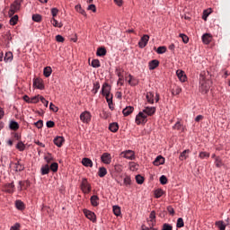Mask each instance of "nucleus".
<instances>
[{
  "mask_svg": "<svg viewBox=\"0 0 230 230\" xmlns=\"http://www.w3.org/2000/svg\"><path fill=\"white\" fill-rule=\"evenodd\" d=\"M167 211L169 215H172V217L175 215V210L171 206L167 207Z\"/></svg>",
  "mask_w": 230,
  "mask_h": 230,
  "instance_id": "obj_62",
  "label": "nucleus"
},
{
  "mask_svg": "<svg viewBox=\"0 0 230 230\" xmlns=\"http://www.w3.org/2000/svg\"><path fill=\"white\" fill-rule=\"evenodd\" d=\"M106 98L107 103H112V94L108 93L106 95H103Z\"/></svg>",
  "mask_w": 230,
  "mask_h": 230,
  "instance_id": "obj_59",
  "label": "nucleus"
},
{
  "mask_svg": "<svg viewBox=\"0 0 230 230\" xmlns=\"http://www.w3.org/2000/svg\"><path fill=\"white\" fill-rule=\"evenodd\" d=\"M19 22V15H14L10 19V24L11 26H15L17 22Z\"/></svg>",
  "mask_w": 230,
  "mask_h": 230,
  "instance_id": "obj_37",
  "label": "nucleus"
},
{
  "mask_svg": "<svg viewBox=\"0 0 230 230\" xmlns=\"http://www.w3.org/2000/svg\"><path fill=\"white\" fill-rule=\"evenodd\" d=\"M180 37H181V39L182 40V41L184 42V44H188V42H190V38H188V37L186 36V34L181 33V34H180Z\"/></svg>",
  "mask_w": 230,
  "mask_h": 230,
  "instance_id": "obj_51",
  "label": "nucleus"
},
{
  "mask_svg": "<svg viewBox=\"0 0 230 230\" xmlns=\"http://www.w3.org/2000/svg\"><path fill=\"white\" fill-rule=\"evenodd\" d=\"M50 170L52 172H58V163L51 164Z\"/></svg>",
  "mask_w": 230,
  "mask_h": 230,
  "instance_id": "obj_52",
  "label": "nucleus"
},
{
  "mask_svg": "<svg viewBox=\"0 0 230 230\" xmlns=\"http://www.w3.org/2000/svg\"><path fill=\"white\" fill-rule=\"evenodd\" d=\"M49 109L53 112H58V107L55 106V104H53V102H50Z\"/></svg>",
  "mask_w": 230,
  "mask_h": 230,
  "instance_id": "obj_57",
  "label": "nucleus"
},
{
  "mask_svg": "<svg viewBox=\"0 0 230 230\" xmlns=\"http://www.w3.org/2000/svg\"><path fill=\"white\" fill-rule=\"evenodd\" d=\"M199 159H208L209 153L207 152H200L199 155Z\"/></svg>",
  "mask_w": 230,
  "mask_h": 230,
  "instance_id": "obj_46",
  "label": "nucleus"
},
{
  "mask_svg": "<svg viewBox=\"0 0 230 230\" xmlns=\"http://www.w3.org/2000/svg\"><path fill=\"white\" fill-rule=\"evenodd\" d=\"M32 21H34V22H40V21H42V16L40 14H33Z\"/></svg>",
  "mask_w": 230,
  "mask_h": 230,
  "instance_id": "obj_42",
  "label": "nucleus"
},
{
  "mask_svg": "<svg viewBox=\"0 0 230 230\" xmlns=\"http://www.w3.org/2000/svg\"><path fill=\"white\" fill-rule=\"evenodd\" d=\"M153 164L155 166H161V164H164V157L158 155L153 162Z\"/></svg>",
  "mask_w": 230,
  "mask_h": 230,
  "instance_id": "obj_15",
  "label": "nucleus"
},
{
  "mask_svg": "<svg viewBox=\"0 0 230 230\" xmlns=\"http://www.w3.org/2000/svg\"><path fill=\"white\" fill-rule=\"evenodd\" d=\"M96 55L97 57H105L107 55V49L104 47L98 48Z\"/></svg>",
  "mask_w": 230,
  "mask_h": 230,
  "instance_id": "obj_22",
  "label": "nucleus"
},
{
  "mask_svg": "<svg viewBox=\"0 0 230 230\" xmlns=\"http://www.w3.org/2000/svg\"><path fill=\"white\" fill-rule=\"evenodd\" d=\"M211 36L210 34L208 33H206L202 36V41L205 43V44H209V42H211Z\"/></svg>",
  "mask_w": 230,
  "mask_h": 230,
  "instance_id": "obj_33",
  "label": "nucleus"
},
{
  "mask_svg": "<svg viewBox=\"0 0 230 230\" xmlns=\"http://www.w3.org/2000/svg\"><path fill=\"white\" fill-rule=\"evenodd\" d=\"M124 184L125 186H130L132 184V180L130 179V176H126L124 178Z\"/></svg>",
  "mask_w": 230,
  "mask_h": 230,
  "instance_id": "obj_48",
  "label": "nucleus"
},
{
  "mask_svg": "<svg viewBox=\"0 0 230 230\" xmlns=\"http://www.w3.org/2000/svg\"><path fill=\"white\" fill-rule=\"evenodd\" d=\"M215 226H217V227H218L219 230H226V227H227V226L224 224L223 220L217 221L215 223Z\"/></svg>",
  "mask_w": 230,
  "mask_h": 230,
  "instance_id": "obj_28",
  "label": "nucleus"
},
{
  "mask_svg": "<svg viewBox=\"0 0 230 230\" xmlns=\"http://www.w3.org/2000/svg\"><path fill=\"white\" fill-rule=\"evenodd\" d=\"M215 164L217 166V168H220L222 166V159H220V157H216V162Z\"/></svg>",
  "mask_w": 230,
  "mask_h": 230,
  "instance_id": "obj_56",
  "label": "nucleus"
},
{
  "mask_svg": "<svg viewBox=\"0 0 230 230\" xmlns=\"http://www.w3.org/2000/svg\"><path fill=\"white\" fill-rule=\"evenodd\" d=\"M176 75H177V76H178V78H179V80L180 81H181V82H186V74H184V71H182V70H177L176 71Z\"/></svg>",
  "mask_w": 230,
  "mask_h": 230,
  "instance_id": "obj_19",
  "label": "nucleus"
},
{
  "mask_svg": "<svg viewBox=\"0 0 230 230\" xmlns=\"http://www.w3.org/2000/svg\"><path fill=\"white\" fill-rule=\"evenodd\" d=\"M40 100V95L34 96L31 98V103H39Z\"/></svg>",
  "mask_w": 230,
  "mask_h": 230,
  "instance_id": "obj_55",
  "label": "nucleus"
},
{
  "mask_svg": "<svg viewBox=\"0 0 230 230\" xmlns=\"http://www.w3.org/2000/svg\"><path fill=\"white\" fill-rule=\"evenodd\" d=\"M40 100L41 103H43V105H44L45 107H48L49 102H48V101L46 100V98H44L43 96H40Z\"/></svg>",
  "mask_w": 230,
  "mask_h": 230,
  "instance_id": "obj_60",
  "label": "nucleus"
},
{
  "mask_svg": "<svg viewBox=\"0 0 230 230\" xmlns=\"http://www.w3.org/2000/svg\"><path fill=\"white\" fill-rule=\"evenodd\" d=\"M90 200H91L92 206H93L94 208H96V206H98L100 204L98 202V200H100V198H98V196H96V195L92 196Z\"/></svg>",
  "mask_w": 230,
  "mask_h": 230,
  "instance_id": "obj_25",
  "label": "nucleus"
},
{
  "mask_svg": "<svg viewBox=\"0 0 230 230\" xmlns=\"http://www.w3.org/2000/svg\"><path fill=\"white\" fill-rule=\"evenodd\" d=\"M34 125L37 128H42V127H44V122L42 120H38Z\"/></svg>",
  "mask_w": 230,
  "mask_h": 230,
  "instance_id": "obj_61",
  "label": "nucleus"
},
{
  "mask_svg": "<svg viewBox=\"0 0 230 230\" xmlns=\"http://www.w3.org/2000/svg\"><path fill=\"white\" fill-rule=\"evenodd\" d=\"M156 53H158V55H163V53H166V47H158L156 49Z\"/></svg>",
  "mask_w": 230,
  "mask_h": 230,
  "instance_id": "obj_45",
  "label": "nucleus"
},
{
  "mask_svg": "<svg viewBox=\"0 0 230 230\" xmlns=\"http://www.w3.org/2000/svg\"><path fill=\"white\" fill-rule=\"evenodd\" d=\"M155 107H146L143 110V113L146 114V116H154V114H155Z\"/></svg>",
  "mask_w": 230,
  "mask_h": 230,
  "instance_id": "obj_10",
  "label": "nucleus"
},
{
  "mask_svg": "<svg viewBox=\"0 0 230 230\" xmlns=\"http://www.w3.org/2000/svg\"><path fill=\"white\" fill-rule=\"evenodd\" d=\"M162 230H173V226H172V225L170 224L165 223L164 224Z\"/></svg>",
  "mask_w": 230,
  "mask_h": 230,
  "instance_id": "obj_58",
  "label": "nucleus"
},
{
  "mask_svg": "<svg viewBox=\"0 0 230 230\" xmlns=\"http://www.w3.org/2000/svg\"><path fill=\"white\" fill-rule=\"evenodd\" d=\"M199 84V91L202 93V94H207V93L209 92V89H211V81L206 79L204 74H200Z\"/></svg>",
  "mask_w": 230,
  "mask_h": 230,
  "instance_id": "obj_1",
  "label": "nucleus"
},
{
  "mask_svg": "<svg viewBox=\"0 0 230 230\" xmlns=\"http://www.w3.org/2000/svg\"><path fill=\"white\" fill-rule=\"evenodd\" d=\"M98 175L101 178L105 177V175H107V169L105 167H100L99 172H98Z\"/></svg>",
  "mask_w": 230,
  "mask_h": 230,
  "instance_id": "obj_34",
  "label": "nucleus"
},
{
  "mask_svg": "<svg viewBox=\"0 0 230 230\" xmlns=\"http://www.w3.org/2000/svg\"><path fill=\"white\" fill-rule=\"evenodd\" d=\"M181 93H182V88H181L180 86L175 85L172 89V96H177V95L181 94Z\"/></svg>",
  "mask_w": 230,
  "mask_h": 230,
  "instance_id": "obj_24",
  "label": "nucleus"
},
{
  "mask_svg": "<svg viewBox=\"0 0 230 230\" xmlns=\"http://www.w3.org/2000/svg\"><path fill=\"white\" fill-rule=\"evenodd\" d=\"M21 3H22V0H15L11 4V7H10V10H9V13H8L9 17H13V15L15 13H17V12L19 10H21Z\"/></svg>",
  "mask_w": 230,
  "mask_h": 230,
  "instance_id": "obj_2",
  "label": "nucleus"
},
{
  "mask_svg": "<svg viewBox=\"0 0 230 230\" xmlns=\"http://www.w3.org/2000/svg\"><path fill=\"white\" fill-rule=\"evenodd\" d=\"M4 62H12L13 60V54L12 52H6L4 57Z\"/></svg>",
  "mask_w": 230,
  "mask_h": 230,
  "instance_id": "obj_26",
  "label": "nucleus"
},
{
  "mask_svg": "<svg viewBox=\"0 0 230 230\" xmlns=\"http://www.w3.org/2000/svg\"><path fill=\"white\" fill-rule=\"evenodd\" d=\"M150 220L148 224H151L152 227L155 225V211H152L149 216Z\"/></svg>",
  "mask_w": 230,
  "mask_h": 230,
  "instance_id": "obj_27",
  "label": "nucleus"
},
{
  "mask_svg": "<svg viewBox=\"0 0 230 230\" xmlns=\"http://www.w3.org/2000/svg\"><path fill=\"white\" fill-rule=\"evenodd\" d=\"M113 213L116 217H119L121 215V208L118 206H113Z\"/></svg>",
  "mask_w": 230,
  "mask_h": 230,
  "instance_id": "obj_41",
  "label": "nucleus"
},
{
  "mask_svg": "<svg viewBox=\"0 0 230 230\" xmlns=\"http://www.w3.org/2000/svg\"><path fill=\"white\" fill-rule=\"evenodd\" d=\"M15 208L20 211H24V209H26V206H24V202H22L21 199H17L15 201Z\"/></svg>",
  "mask_w": 230,
  "mask_h": 230,
  "instance_id": "obj_18",
  "label": "nucleus"
},
{
  "mask_svg": "<svg viewBox=\"0 0 230 230\" xmlns=\"http://www.w3.org/2000/svg\"><path fill=\"white\" fill-rule=\"evenodd\" d=\"M33 86L40 91L44 89V84H42V80L39 78L33 80Z\"/></svg>",
  "mask_w": 230,
  "mask_h": 230,
  "instance_id": "obj_13",
  "label": "nucleus"
},
{
  "mask_svg": "<svg viewBox=\"0 0 230 230\" xmlns=\"http://www.w3.org/2000/svg\"><path fill=\"white\" fill-rule=\"evenodd\" d=\"M176 227L178 228L184 227V220L181 217L178 218Z\"/></svg>",
  "mask_w": 230,
  "mask_h": 230,
  "instance_id": "obj_47",
  "label": "nucleus"
},
{
  "mask_svg": "<svg viewBox=\"0 0 230 230\" xmlns=\"http://www.w3.org/2000/svg\"><path fill=\"white\" fill-rule=\"evenodd\" d=\"M91 112L89 111H84L80 115V119L83 121V123H90L91 122Z\"/></svg>",
  "mask_w": 230,
  "mask_h": 230,
  "instance_id": "obj_8",
  "label": "nucleus"
},
{
  "mask_svg": "<svg viewBox=\"0 0 230 230\" xmlns=\"http://www.w3.org/2000/svg\"><path fill=\"white\" fill-rule=\"evenodd\" d=\"M101 161L104 164H111L112 163V156L109 153H103L101 156Z\"/></svg>",
  "mask_w": 230,
  "mask_h": 230,
  "instance_id": "obj_7",
  "label": "nucleus"
},
{
  "mask_svg": "<svg viewBox=\"0 0 230 230\" xmlns=\"http://www.w3.org/2000/svg\"><path fill=\"white\" fill-rule=\"evenodd\" d=\"M51 24L53 26H55V28H62V26H64V24H62V22H58V21H57V19L53 18L51 20Z\"/></svg>",
  "mask_w": 230,
  "mask_h": 230,
  "instance_id": "obj_36",
  "label": "nucleus"
},
{
  "mask_svg": "<svg viewBox=\"0 0 230 230\" xmlns=\"http://www.w3.org/2000/svg\"><path fill=\"white\" fill-rule=\"evenodd\" d=\"M49 173V165L46 164L41 167V175H48Z\"/></svg>",
  "mask_w": 230,
  "mask_h": 230,
  "instance_id": "obj_40",
  "label": "nucleus"
},
{
  "mask_svg": "<svg viewBox=\"0 0 230 230\" xmlns=\"http://www.w3.org/2000/svg\"><path fill=\"white\" fill-rule=\"evenodd\" d=\"M82 164H83V166H85L86 168H93V160L90 158H83Z\"/></svg>",
  "mask_w": 230,
  "mask_h": 230,
  "instance_id": "obj_16",
  "label": "nucleus"
},
{
  "mask_svg": "<svg viewBox=\"0 0 230 230\" xmlns=\"http://www.w3.org/2000/svg\"><path fill=\"white\" fill-rule=\"evenodd\" d=\"M146 101L152 105L154 104V93L148 92L146 95Z\"/></svg>",
  "mask_w": 230,
  "mask_h": 230,
  "instance_id": "obj_29",
  "label": "nucleus"
},
{
  "mask_svg": "<svg viewBox=\"0 0 230 230\" xmlns=\"http://www.w3.org/2000/svg\"><path fill=\"white\" fill-rule=\"evenodd\" d=\"M16 148L17 150H19L20 152H24V150H26V146L24 145V143H22V141L18 142V144L16 145Z\"/></svg>",
  "mask_w": 230,
  "mask_h": 230,
  "instance_id": "obj_35",
  "label": "nucleus"
},
{
  "mask_svg": "<svg viewBox=\"0 0 230 230\" xmlns=\"http://www.w3.org/2000/svg\"><path fill=\"white\" fill-rule=\"evenodd\" d=\"M117 76H119V80H123V70L121 68L116 69Z\"/></svg>",
  "mask_w": 230,
  "mask_h": 230,
  "instance_id": "obj_53",
  "label": "nucleus"
},
{
  "mask_svg": "<svg viewBox=\"0 0 230 230\" xmlns=\"http://www.w3.org/2000/svg\"><path fill=\"white\" fill-rule=\"evenodd\" d=\"M65 142L66 139L64 138V137H56L54 138V144L56 145V146H58V148H60Z\"/></svg>",
  "mask_w": 230,
  "mask_h": 230,
  "instance_id": "obj_12",
  "label": "nucleus"
},
{
  "mask_svg": "<svg viewBox=\"0 0 230 230\" xmlns=\"http://www.w3.org/2000/svg\"><path fill=\"white\" fill-rule=\"evenodd\" d=\"M137 166H139V165L137 164H136L135 162L129 163V169L131 170V172H136V170H137Z\"/></svg>",
  "mask_w": 230,
  "mask_h": 230,
  "instance_id": "obj_43",
  "label": "nucleus"
},
{
  "mask_svg": "<svg viewBox=\"0 0 230 230\" xmlns=\"http://www.w3.org/2000/svg\"><path fill=\"white\" fill-rule=\"evenodd\" d=\"M128 83L134 87V85H137V80H136V78H134V76H132V75H128Z\"/></svg>",
  "mask_w": 230,
  "mask_h": 230,
  "instance_id": "obj_31",
  "label": "nucleus"
},
{
  "mask_svg": "<svg viewBox=\"0 0 230 230\" xmlns=\"http://www.w3.org/2000/svg\"><path fill=\"white\" fill-rule=\"evenodd\" d=\"M84 217L88 218V220H91V222H96V214L94 212L88 210V209H84L83 210Z\"/></svg>",
  "mask_w": 230,
  "mask_h": 230,
  "instance_id": "obj_6",
  "label": "nucleus"
},
{
  "mask_svg": "<svg viewBox=\"0 0 230 230\" xmlns=\"http://www.w3.org/2000/svg\"><path fill=\"white\" fill-rule=\"evenodd\" d=\"M132 112H134V107H132V106H128L122 111V114H124V116H126V117L130 116V114H132Z\"/></svg>",
  "mask_w": 230,
  "mask_h": 230,
  "instance_id": "obj_21",
  "label": "nucleus"
},
{
  "mask_svg": "<svg viewBox=\"0 0 230 230\" xmlns=\"http://www.w3.org/2000/svg\"><path fill=\"white\" fill-rule=\"evenodd\" d=\"M164 194V191L162 190V189H157L155 191V197L156 199H161V197H163V195Z\"/></svg>",
  "mask_w": 230,
  "mask_h": 230,
  "instance_id": "obj_39",
  "label": "nucleus"
},
{
  "mask_svg": "<svg viewBox=\"0 0 230 230\" xmlns=\"http://www.w3.org/2000/svg\"><path fill=\"white\" fill-rule=\"evenodd\" d=\"M136 181H137V184H143V182H145V178H143V176L138 174L136 176Z\"/></svg>",
  "mask_w": 230,
  "mask_h": 230,
  "instance_id": "obj_50",
  "label": "nucleus"
},
{
  "mask_svg": "<svg viewBox=\"0 0 230 230\" xmlns=\"http://www.w3.org/2000/svg\"><path fill=\"white\" fill-rule=\"evenodd\" d=\"M9 128L16 132V130H19V123L15 120H10Z\"/></svg>",
  "mask_w": 230,
  "mask_h": 230,
  "instance_id": "obj_17",
  "label": "nucleus"
},
{
  "mask_svg": "<svg viewBox=\"0 0 230 230\" xmlns=\"http://www.w3.org/2000/svg\"><path fill=\"white\" fill-rule=\"evenodd\" d=\"M109 129L111 130V132H116L117 130H119V126L118 125V123L113 122L110 124Z\"/></svg>",
  "mask_w": 230,
  "mask_h": 230,
  "instance_id": "obj_30",
  "label": "nucleus"
},
{
  "mask_svg": "<svg viewBox=\"0 0 230 230\" xmlns=\"http://www.w3.org/2000/svg\"><path fill=\"white\" fill-rule=\"evenodd\" d=\"M120 155L125 159H128L129 161H134L136 159V153L132 150L123 151Z\"/></svg>",
  "mask_w": 230,
  "mask_h": 230,
  "instance_id": "obj_4",
  "label": "nucleus"
},
{
  "mask_svg": "<svg viewBox=\"0 0 230 230\" xmlns=\"http://www.w3.org/2000/svg\"><path fill=\"white\" fill-rule=\"evenodd\" d=\"M188 154H190V149L184 150L182 153L180 155V161H184L185 159H188Z\"/></svg>",
  "mask_w": 230,
  "mask_h": 230,
  "instance_id": "obj_32",
  "label": "nucleus"
},
{
  "mask_svg": "<svg viewBox=\"0 0 230 230\" xmlns=\"http://www.w3.org/2000/svg\"><path fill=\"white\" fill-rule=\"evenodd\" d=\"M98 91H100V82H95L93 83V88L92 90V93H93V94H96Z\"/></svg>",
  "mask_w": 230,
  "mask_h": 230,
  "instance_id": "obj_38",
  "label": "nucleus"
},
{
  "mask_svg": "<svg viewBox=\"0 0 230 230\" xmlns=\"http://www.w3.org/2000/svg\"><path fill=\"white\" fill-rule=\"evenodd\" d=\"M92 67H101V64H100V60L99 59H93L92 64H91Z\"/></svg>",
  "mask_w": 230,
  "mask_h": 230,
  "instance_id": "obj_44",
  "label": "nucleus"
},
{
  "mask_svg": "<svg viewBox=\"0 0 230 230\" xmlns=\"http://www.w3.org/2000/svg\"><path fill=\"white\" fill-rule=\"evenodd\" d=\"M81 190L84 193H90L91 191V184H89V181L85 178L82 180Z\"/></svg>",
  "mask_w": 230,
  "mask_h": 230,
  "instance_id": "obj_5",
  "label": "nucleus"
},
{
  "mask_svg": "<svg viewBox=\"0 0 230 230\" xmlns=\"http://www.w3.org/2000/svg\"><path fill=\"white\" fill-rule=\"evenodd\" d=\"M160 183L164 185V184H168V178H166V176L162 175L160 177Z\"/></svg>",
  "mask_w": 230,
  "mask_h": 230,
  "instance_id": "obj_54",
  "label": "nucleus"
},
{
  "mask_svg": "<svg viewBox=\"0 0 230 230\" xmlns=\"http://www.w3.org/2000/svg\"><path fill=\"white\" fill-rule=\"evenodd\" d=\"M158 66H159V60L153 59L152 61L149 62V69H150V71H154V69H155Z\"/></svg>",
  "mask_w": 230,
  "mask_h": 230,
  "instance_id": "obj_20",
  "label": "nucleus"
},
{
  "mask_svg": "<svg viewBox=\"0 0 230 230\" xmlns=\"http://www.w3.org/2000/svg\"><path fill=\"white\" fill-rule=\"evenodd\" d=\"M148 117L143 111H140L137 116L135 122L137 125H145L148 121Z\"/></svg>",
  "mask_w": 230,
  "mask_h": 230,
  "instance_id": "obj_3",
  "label": "nucleus"
},
{
  "mask_svg": "<svg viewBox=\"0 0 230 230\" xmlns=\"http://www.w3.org/2000/svg\"><path fill=\"white\" fill-rule=\"evenodd\" d=\"M15 170L16 172H22V170H24V165L22 164L16 165Z\"/></svg>",
  "mask_w": 230,
  "mask_h": 230,
  "instance_id": "obj_64",
  "label": "nucleus"
},
{
  "mask_svg": "<svg viewBox=\"0 0 230 230\" xmlns=\"http://www.w3.org/2000/svg\"><path fill=\"white\" fill-rule=\"evenodd\" d=\"M19 185L21 186V190H22V188H28L30 186V181H19Z\"/></svg>",
  "mask_w": 230,
  "mask_h": 230,
  "instance_id": "obj_49",
  "label": "nucleus"
},
{
  "mask_svg": "<svg viewBox=\"0 0 230 230\" xmlns=\"http://www.w3.org/2000/svg\"><path fill=\"white\" fill-rule=\"evenodd\" d=\"M148 40H150V36H148V35H144L141 39H140V40H139V42H138V46H139V48H141V49H143V48H145L146 46V44H148Z\"/></svg>",
  "mask_w": 230,
  "mask_h": 230,
  "instance_id": "obj_9",
  "label": "nucleus"
},
{
  "mask_svg": "<svg viewBox=\"0 0 230 230\" xmlns=\"http://www.w3.org/2000/svg\"><path fill=\"white\" fill-rule=\"evenodd\" d=\"M56 40H57V42H64V40H66V39H64L62 37V35H57L56 36Z\"/></svg>",
  "mask_w": 230,
  "mask_h": 230,
  "instance_id": "obj_63",
  "label": "nucleus"
},
{
  "mask_svg": "<svg viewBox=\"0 0 230 230\" xmlns=\"http://www.w3.org/2000/svg\"><path fill=\"white\" fill-rule=\"evenodd\" d=\"M51 73H53V69H51V66H46L43 69V75L46 78H49V76H51Z\"/></svg>",
  "mask_w": 230,
  "mask_h": 230,
  "instance_id": "obj_23",
  "label": "nucleus"
},
{
  "mask_svg": "<svg viewBox=\"0 0 230 230\" xmlns=\"http://www.w3.org/2000/svg\"><path fill=\"white\" fill-rule=\"evenodd\" d=\"M4 190L6 193H13V191H15V185L13 184V182L6 183L4 186Z\"/></svg>",
  "mask_w": 230,
  "mask_h": 230,
  "instance_id": "obj_11",
  "label": "nucleus"
},
{
  "mask_svg": "<svg viewBox=\"0 0 230 230\" xmlns=\"http://www.w3.org/2000/svg\"><path fill=\"white\" fill-rule=\"evenodd\" d=\"M111 93V85H109L107 83H104L102 87V96H105L106 94Z\"/></svg>",
  "mask_w": 230,
  "mask_h": 230,
  "instance_id": "obj_14",
  "label": "nucleus"
}]
</instances>
